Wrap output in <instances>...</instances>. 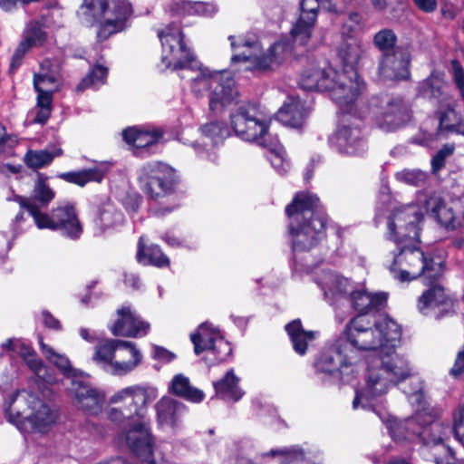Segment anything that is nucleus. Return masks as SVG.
Wrapping results in <instances>:
<instances>
[{"label": "nucleus", "mask_w": 464, "mask_h": 464, "mask_svg": "<svg viewBox=\"0 0 464 464\" xmlns=\"http://www.w3.org/2000/svg\"><path fill=\"white\" fill-rule=\"evenodd\" d=\"M162 46L161 63L165 68L180 70L179 76L188 79L191 92L197 97L209 95V110L222 113L237 103V90L230 72L210 70L198 61L183 42V34L176 24L158 32Z\"/></svg>", "instance_id": "obj_1"}, {"label": "nucleus", "mask_w": 464, "mask_h": 464, "mask_svg": "<svg viewBox=\"0 0 464 464\" xmlns=\"http://www.w3.org/2000/svg\"><path fill=\"white\" fill-rule=\"evenodd\" d=\"M158 396L155 387L131 385L116 392L109 399L108 419L115 423H127L120 436L127 446L143 460L153 463V444L150 430L148 406Z\"/></svg>", "instance_id": "obj_2"}, {"label": "nucleus", "mask_w": 464, "mask_h": 464, "mask_svg": "<svg viewBox=\"0 0 464 464\" xmlns=\"http://www.w3.org/2000/svg\"><path fill=\"white\" fill-rule=\"evenodd\" d=\"M408 401L411 405L422 409L418 410L413 416L403 420H398L392 417L382 418V420L386 423L392 438L398 441L419 440L423 444V450L428 448L440 449L443 456L434 455L436 464H461L456 459L450 448L444 445V441L450 434H453L452 428L436 420L430 411L423 407L424 399L421 388L419 387L417 391L411 392L408 395Z\"/></svg>", "instance_id": "obj_3"}, {"label": "nucleus", "mask_w": 464, "mask_h": 464, "mask_svg": "<svg viewBox=\"0 0 464 464\" xmlns=\"http://www.w3.org/2000/svg\"><path fill=\"white\" fill-rule=\"evenodd\" d=\"M302 89L328 92L333 101L345 112L363 92V81L354 70L339 72L325 60H309L298 80Z\"/></svg>", "instance_id": "obj_4"}, {"label": "nucleus", "mask_w": 464, "mask_h": 464, "mask_svg": "<svg viewBox=\"0 0 464 464\" xmlns=\"http://www.w3.org/2000/svg\"><path fill=\"white\" fill-rule=\"evenodd\" d=\"M411 374L408 360L397 352L373 355L366 360L363 384L355 391L353 408L367 409L371 401L385 395Z\"/></svg>", "instance_id": "obj_5"}, {"label": "nucleus", "mask_w": 464, "mask_h": 464, "mask_svg": "<svg viewBox=\"0 0 464 464\" xmlns=\"http://www.w3.org/2000/svg\"><path fill=\"white\" fill-rule=\"evenodd\" d=\"M349 350L356 356L360 352H377L375 355L396 352L401 338L399 324L388 316H381L372 323L363 315L351 319L340 334Z\"/></svg>", "instance_id": "obj_6"}, {"label": "nucleus", "mask_w": 464, "mask_h": 464, "mask_svg": "<svg viewBox=\"0 0 464 464\" xmlns=\"http://www.w3.org/2000/svg\"><path fill=\"white\" fill-rule=\"evenodd\" d=\"M320 201L310 192H298L285 208L294 253L309 251L324 237L325 219Z\"/></svg>", "instance_id": "obj_7"}, {"label": "nucleus", "mask_w": 464, "mask_h": 464, "mask_svg": "<svg viewBox=\"0 0 464 464\" xmlns=\"http://www.w3.org/2000/svg\"><path fill=\"white\" fill-rule=\"evenodd\" d=\"M228 39L233 50L231 63L238 64V71L274 70L295 54V47L285 40L275 43L264 53L256 35H231Z\"/></svg>", "instance_id": "obj_8"}, {"label": "nucleus", "mask_w": 464, "mask_h": 464, "mask_svg": "<svg viewBox=\"0 0 464 464\" xmlns=\"http://www.w3.org/2000/svg\"><path fill=\"white\" fill-rule=\"evenodd\" d=\"M5 413L22 433L47 432L57 419L54 409L25 389L16 391L5 401Z\"/></svg>", "instance_id": "obj_9"}, {"label": "nucleus", "mask_w": 464, "mask_h": 464, "mask_svg": "<svg viewBox=\"0 0 464 464\" xmlns=\"http://www.w3.org/2000/svg\"><path fill=\"white\" fill-rule=\"evenodd\" d=\"M418 241L396 244L398 252L393 253L388 268L393 278L403 283L423 276L429 283L438 279L443 271L441 260L429 258L416 246Z\"/></svg>", "instance_id": "obj_10"}, {"label": "nucleus", "mask_w": 464, "mask_h": 464, "mask_svg": "<svg viewBox=\"0 0 464 464\" xmlns=\"http://www.w3.org/2000/svg\"><path fill=\"white\" fill-rule=\"evenodd\" d=\"M317 283L329 302L349 298L359 313H366L372 308H380L387 299L384 293L372 294L364 289L354 291L348 278L331 271L324 272Z\"/></svg>", "instance_id": "obj_11"}, {"label": "nucleus", "mask_w": 464, "mask_h": 464, "mask_svg": "<svg viewBox=\"0 0 464 464\" xmlns=\"http://www.w3.org/2000/svg\"><path fill=\"white\" fill-rule=\"evenodd\" d=\"M359 362L360 356H356L353 350H349L339 336L324 347L314 362V368L318 374L348 382L358 374Z\"/></svg>", "instance_id": "obj_12"}, {"label": "nucleus", "mask_w": 464, "mask_h": 464, "mask_svg": "<svg viewBox=\"0 0 464 464\" xmlns=\"http://www.w3.org/2000/svg\"><path fill=\"white\" fill-rule=\"evenodd\" d=\"M130 14L131 7L126 0H114L110 8L106 7L105 0H84L78 11L79 16L87 24H92L102 15H106L97 33L100 40L122 31Z\"/></svg>", "instance_id": "obj_13"}, {"label": "nucleus", "mask_w": 464, "mask_h": 464, "mask_svg": "<svg viewBox=\"0 0 464 464\" xmlns=\"http://www.w3.org/2000/svg\"><path fill=\"white\" fill-rule=\"evenodd\" d=\"M270 121L268 115L252 104L241 105L230 114V125L235 134L244 140L256 141L261 146H267L270 139Z\"/></svg>", "instance_id": "obj_14"}, {"label": "nucleus", "mask_w": 464, "mask_h": 464, "mask_svg": "<svg viewBox=\"0 0 464 464\" xmlns=\"http://www.w3.org/2000/svg\"><path fill=\"white\" fill-rule=\"evenodd\" d=\"M137 180L146 195L158 198L174 191L178 176L169 165L153 161L145 163L137 170Z\"/></svg>", "instance_id": "obj_15"}, {"label": "nucleus", "mask_w": 464, "mask_h": 464, "mask_svg": "<svg viewBox=\"0 0 464 464\" xmlns=\"http://www.w3.org/2000/svg\"><path fill=\"white\" fill-rule=\"evenodd\" d=\"M54 197L55 193L48 185L46 178L39 175L30 198L16 196L21 212L15 217L13 223L14 232H23L26 227H30V223L26 222L24 217L25 213L33 218L34 223L36 222L38 217L42 218V216L46 214V209Z\"/></svg>", "instance_id": "obj_16"}, {"label": "nucleus", "mask_w": 464, "mask_h": 464, "mask_svg": "<svg viewBox=\"0 0 464 464\" xmlns=\"http://www.w3.org/2000/svg\"><path fill=\"white\" fill-rule=\"evenodd\" d=\"M447 84L440 73L433 72L429 78L420 83L419 92L426 98H434L446 110L440 112L439 133L461 132L463 126L459 123V117L450 106V99L446 94Z\"/></svg>", "instance_id": "obj_17"}, {"label": "nucleus", "mask_w": 464, "mask_h": 464, "mask_svg": "<svg viewBox=\"0 0 464 464\" xmlns=\"http://www.w3.org/2000/svg\"><path fill=\"white\" fill-rule=\"evenodd\" d=\"M422 211L414 205L401 207L388 220V237L395 244L418 241Z\"/></svg>", "instance_id": "obj_18"}, {"label": "nucleus", "mask_w": 464, "mask_h": 464, "mask_svg": "<svg viewBox=\"0 0 464 464\" xmlns=\"http://www.w3.org/2000/svg\"><path fill=\"white\" fill-rule=\"evenodd\" d=\"M34 225L39 229L57 230L63 236L77 239L82 233V225L78 218L74 206L63 202L53 208L51 215L47 213L38 217Z\"/></svg>", "instance_id": "obj_19"}, {"label": "nucleus", "mask_w": 464, "mask_h": 464, "mask_svg": "<svg viewBox=\"0 0 464 464\" xmlns=\"http://www.w3.org/2000/svg\"><path fill=\"white\" fill-rule=\"evenodd\" d=\"M67 395L75 408L90 415H98L105 404L104 392L84 381L82 377L72 379L66 386Z\"/></svg>", "instance_id": "obj_20"}, {"label": "nucleus", "mask_w": 464, "mask_h": 464, "mask_svg": "<svg viewBox=\"0 0 464 464\" xmlns=\"http://www.w3.org/2000/svg\"><path fill=\"white\" fill-rule=\"evenodd\" d=\"M34 86L37 92V102L26 117V123L44 124L52 111L53 94L58 90L57 77L53 74H34Z\"/></svg>", "instance_id": "obj_21"}, {"label": "nucleus", "mask_w": 464, "mask_h": 464, "mask_svg": "<svg viewBox=\"0 0 464 464\" xmlns=\"http://www.w3.org/2000/svg\"><path fill=\"white\" fill-rule=\"evenodd\" d=\"M190 340L196 354L208 352L214 355L217 362L226 360L232 352L230 343L224 339L220 331L207 322L202 323L197 331L190 334Z\"/></svg>", "instance_id": "obj_22"}, {"label": "nucleus", "mask_w": 464, "mask_h": 464, "mask_svg": "<svg viewBox=\"0 0 464 464\" xmlns=\"http://www.w3.org/2000/svg\"><path fill=\"white\" fill-rule=\"evenodd\" d=\"M375 123L383 131H394L410 120V111L400 99L386 100L373 109Z\"/></svg>", "instance_id": "obj_23"}, {"label": "nucleus", "mask_w": 464, "mask_h": 464, "mask_svg": "<svg viewBox=\"0 0 464 464\" xmlns=\"http://www.w3.org/2000/svg\"><path fill=\"white\" fill-rule=\"evenodd\" d=\"M411 53L407 48L397 47L380 59L378 73L382 80H405L410 75Z\"/></svg>", "instance_id": "obj_24"}, {"label": "nucleus", "mask_w": 464, "mask_h": 464, "mask_svg": "<svg viewBox=\"0 0 464 464\" xmlns=\"http://www.w3.org/2000/svg\"><path fill=\"white\" fill-rule=\"evenodd\" d=\"M199 131L202 144L195 141L190 145L200 159L216 161L218 156L214 147L223 142L230 135L229 129L222 122L211 121L202 125Z\"/></svg>", "instance_id": "obj_25"}, {"label": "nucleus", "mask_w": 464, "mask_h": 464, "mask_svg": "<svg viewBox=\"0 0 464 464\" xmlns=\"http://www.w3.org/2000/svg\"><path fill=\"white\" fill-rule=\"evenodd\" d=\"M117 320L110 327L115 336L139 338L150 331V324L142 320L130 305H123L117 310Z\"/></svg>", "instance_id": "obj_26"}, {"label": "nucleus", "mask_w": 464, "mask_h": 464, "mask_svg": "<svg viewBox=\"0 0 464 464\" xmlns=\"http://www.w3.org/2000/svg\"><path fill=\"white\" fill-rule=\"evenodd\" d=\"M330 143L338 151L347 155H361L367 149L366 140L357 126L340 127L331 137Z\"/></svg>", "instance_id": "obj_27"}, {"label": "nucleus", "mask_w": 464, "mask_h": 464, "mask_svg": "<svg viewBox=\"0 0 464 464\" xmlns=\"http://www.w3.org/2000/svg\"><path fill=\"white\" fill-rule=\"evenodd\" d=\"M2 348L13 351L20 355L38 379L48 383L53 382L50 370L36 354L35 351L25 342L19 339H10L2 344Z\"/></svg>", "instance_id": "obj_28"}, {"label": "nucleus", "mask_w": 464, "mask_h": 464, "mask_svg": "<svg viewBox=\"0 0 464 464\" xmlns=\"http://www.w3.org/2000/svg\"><path fill=\"white\" fill-rule=\"evenodd\" d=\"M157 422L166 431L175 432L181 427L182 417L186 412L185 406L169 397L161 398L156 403Z\"/></svg>", "instance_id": "obj_29"}, {"label": "nucleus", "mask_w": 464, "mask_h": 464, "mask_svg": "<svg viewBox=\"0 0 464 464\" xmlns=\"http://www.w3.org/2000/svg\"><path fill=\"white\" fill-rule=\"evenodd\" d=\"M142 358V353L136 343L119 340L113 361L112 374L124 375L132 372L140 364Z\"/></svg>", "instance_id": "obj_30"}, {"label": "nucleus", "mask_w": 464, "mask_h": 464, "mask_svg": "<svg viewBox=\"0 0 464 464\" xmlns=\"http://www.w3.org/2000/svg\"><path fill=\"white\" fill-rule=\"evenodd\" d=\"M122 219L121 212L111 201L103 202L98 207L92 218L93 233L97 236L102 235L121 224Z\"/></svg>", "instance_id": "obj_31"}, {"label": "nucleus", "mask_w": 464, "mask_h": 464, "mask_svg": "<svg viewBox=\"0 0 464 464\" xmlns=\"http://www.w3.org/2000/svg\"><path fill=\"white\" fill-rule=\"evenodd\" d=\"M307 114L305 104L299 98L289 96L277 111L276 117L285 125L299 128L303 126Z\"/></svg>", "instance_id": "obj_32"}, {"label": "nucleus", "mask_w": 464, "mask_h": 464, "mask_svg": "<svg viewBox=\"0 0 464 464\" xmlns=\"http://www.w3.org/2000/svg\"><path fill=\"white\" fill-rule=\"evenodd\" d=\"M123 140L135 150H149L162 137L160 130L130 127L122 131Z\"/></svg>", "instance_id": "obj_33"}, {"label": "nucleus", "mask_w": 464, "mask_h": 464, "mask_svg": "<svg viewBox=\"0 0 464 464\" xmlns=\"http://www.w3.org/2000/svg\"><path fill=\"white\" fill-rule=\"evenodd\" d=\"M438 222L447 229H457L462 227L464 222V199L452 200L449 205L442 203L438 213L434 217Z\"/></svg>", "instance_id": "obj_34"}, {"label": "nucleus", "mask_w": 464, "mask_h": 464, "mask_svg": "<svg viewBox=\"0 0 464 464\" xmlns=\"http://www.w3.org/2000/svg\"><path fill=\"white\" fill-rule=\"evenodd\" d=\"M364 53V47L361 39H342L337 48L338 57L343 64L341 72L354 70Z\"/></svg>", "instance_id": "obj_35"}, {"label": "nucleus", "mask_w": 464, "mask_h": 464, "mask_svg": "<svg viewBox=\"0 0 464 464\" xmlns=\"http://www.w3.org/2000/svg\"><path fill=\"white\" fill-rule=\"evenodd\" d=\"M453 301L440 285H433L419 298L418 308L422 314H428L430 309L442 306L446 310L452 306Z\"/></svg>", "instance_id": "obj_36"}, {"label": "nucleus", "mask_w": 464, "mask_h": 464, "mask_svg": "<svg viewBox=\"0 0 464 464\" xmlns=\"http://www.w3.org/2000/svg\"><path fill=\"white\" fill-rule=\"evenodd\" d=\"M40 349L44 357L71 382L72 379H79L83 376V372L72 366L69 358L63 354L54 351L51 346L45 344L42 337H39Z\"/></svg>", "instance_id": "obj_37"}, {"label": "nucleus", "mask_w": 464, "mask_h": 464, "mask_svg": "<svg viewBox=\"0 0 464 464\" xmlns=\"http://www.w3.org/2000/svg\"><path fill=\"white\" fill-rule=\"evenodd\" d=\"M118 343V339H103L94 347L92 361L111 374H112L113 361Z\"/></svg>", "instance_id": "obj_38"}, {"label": "nucleus", "mask_w": 464, "mask_h": 464, "mask_svg": "<svg viewBox=\"0 0 464 464\" xmlns=\"http://www.w3.org/2000/svg\"><path fill=\"white\" fill-rule=\"evenodd\" d=\"M239 379L233 370L227 372L225 376L213 382L214 389L218 397L226 401H237L244 395V392L238 386Z\"/></svg>", "instance_id": "obj_39"}, {"label": "nucleus", "mask_w": 464, "mask_h": 464, "mask_svg": "<svg viewBox=\"0 0 464 464\" xmlns=\"http://www.w3.org/2000/svg\"><path fill=\"white\" fill-rule=\"evenodd\" d=\"M290 340L293 343L294 350L300 355L306 353L307 346L316 335L315 332L304 331L302 327L300 320H294L285 325Z\"/></svg>", "instance_id": "obj_40"}, {"label": "nucleus", "mask_w": 464, "mask_h": 464, "mask_svg": "<svg viewBox=\"0 0 464 464\" xmlns=\"http://www.w3.org/2000/svg\"><path fill=\"white\" fill-rule=\"evenodd\" d=\"M169 391L195 403L200 402L205 397L204 392L199 389L192 387L189 379L183 374H177L173 377L169 385Z\"/></svg>", "instance_id": "obj_41"}, {"label": "nucleus", "mask_w": 464, "mask_h": 464, "mask_svg": "<svg viewBox=\"0 0 464 464\" xmlns=\"http://www.w3.org/2000/svg\"><path fill=\"white\" fill-rule=\"evenodd\" d=\"M137 259L143 265H152L158 267L169 265V259L162 253L160 246L152 245L145 247L143 237H140L138 243Z\"/></svg>", "instance_id": "obj_42"}, {"label": "nucleus", "mask_w": 464, "mask_h": 464, "mask_svg": "<svg viewBox=\"0 0 464 464\" xmlns=\"http://www.w3.org/2000/svg\"><path fill=\"white\" fill-rule=\"evenodd\" d=\"M175 5L177 12L180 14L212 16L218 12L217 5L212 3L178 0Z\"/></svg>", "instance_id": "obj_43"}, {"label": "nucleus", "mask_w": 464, "mask_h": 464, "mask_svg": "<svg viewBox=\"0 0 464 464\" xmlns=\"http://www.w3.org/2000/svg\"><path fill=\"white\" fill-rule=\"evenodd\" d=\"M264 457L278 458L280 464H304L306 453L298 446L271 450L263 454Z\"/></svg>", "instance_id": "obj_44"}, {"label": "nucleus", "mask_w": 464, "mask_h": 464, "mask_svg": "<svg viewBox=\"0 0 464 464\" xmlns=\"http://www.w3.org/2000/svg\"><path fill=\"white\" fill-rule=\"evenodd\" d=\"M268 149L266 158L273 168L280 174H285L289 169V162L285 159L284 148L279 144L276 139H271L267 142Z\"/></svg>", "instance_id": "obj_45"}, {"label": "nucleus", "mask_w": 464, "mask_h": 464, "mask_svg": "<svg viewBox=\"0 0 464 464\" xmlns=\"http://www.w3.org/2000/svg\"><path fill=\"white\" fill-rule=\"evenodd\" d=\"M364 26L362 14L355 11L350 12L340 29L341 39H360L358 34L364 30Z\"/></svg>", "instance_id": "obj_46"}, {"label": "nucleus", "mask_w": 464, "mask_h": 464, "mask_svg": "<svg viewBox=\"0 0 464 464\" xmlns=\"http://www.w3.org/2000/svg\"><path fill=\"white\" fill-rule=\"evenodd\" d=\"M443 202L439 194L422 191L417 195L416 203L413 205L422 211V217L425 213H430L435 217Z\"/></svg>", "instance_id": "obj_47"}, {"label": "nucleus", "mask_w": 464, "mask_h": 464, "mask_svg": "<svg viewBox=\"0 0 464 464\" xmlns=\"http://www.w3.org/2000/svg\"><path fill=\"white\" fill-rule=\"evenodd\" d=\"M61 154V150L54 152L49 150H29L24 156V161L32 169H40L52 162L54 157Z\"/></svg>", "instance_id": "obj_48"}, {"label": "nucleus", "mask_w": 464, "mask_h": 464, "mask_svg": "<svg viewBox=\"0 0 464 464\" xmlns=\"http://www.w3.org/2000/svg\"><path fill=\"white\" fill-rule=\"evenodd\" d=\"M108 69L102 64H96L92 71L84 77L77 86L78 91L87 88H97L105 82Z\"/></svg>", "instance_id": "obj_49"}, {"label": "nucleus", "mask_w": 464, "mask_h": 464, "mask_svg": "<svg viewBox=\"0 0 464 464\" xmlns=\"http://www.w3.org/2000/svg\"><path fill=\"white\" fill-rule=\"evenodd\" d=\"M46 40V34L39 22H31L24 33V42L31 48L42 45Z\"/></svg>", "instance_id": "obj_50"}, {"label": "nucleus", "mask_w": 464, "mask_h": 464, "mask_svg": "<svg viewBox=\"0 0 464 464\" xmlns=\"http://www.w3.org/2000/svg\"><path fill=\"white\" fill-rule=\"evenodd\" d=\"M395 177L398 181L404 184L411 186H422L428 179V174L418 169H405L398 171L395 174Z\"/></svg>", "instance_id": "obj_51"}, {"label": "nucleus", "mask_w": 464, "mask_h": 464, "mask_svg": "<svg viewBox=\"0 0 464 464\" xmlns=\"http://www.w3.org/2000/svg\"><path fill=\"white\" fill-rule=\"evenodd\" d=\"M397 37L390 29H383L374 35L373 43L381 51L392 52L395 45Z\"/></svg>", "instance_id": "obj_52"}, {"label": "nucleus", "mask_w": 464, "mask_h": 464, "mask_svg": "<svg viewBox=\"0 0 464 464\" xmlns=\"http://www.w3.org/2000/svg\"><path fill=\"white\" fill-rule=\"evenodd\" d=\"M109 169L110 164L106 161L99 162L93 168L84 169L83 171L84 174H86L85 177L87 179V183L102 182Z\"/></svg>", "instance_id": "obj_53"}, {"label": "nucleus", "mask_w": 464, "mask_h": 464, "mask_svg": "<svg viewBox=\"0 0 464 464\" xmlns=\"http://www.w3.org/2000/svg\"><path fill=\"white\" fill-rule=\"evenodd\" d=\"M450 73L461 97L464 99V69L457 60L451 61Z\"/></svg>", "instance_id": "obj_54"}, {"label": "nucleus", "mask_w": 464, "mask_h": 464, "mask_svg": "<svg viewBox=\"0 0 464 464\" xmlns=\"http://www.w3.org/2000/svg\"><path fill=\"white\" fill-rule=\"evenodd\" d=\"M454 151L453 145H445L443 146L432 158L431 160V168L433 172H437L441 169L444 165L446 159L450 157Z\"/></svg>", "instance_id": "obj_55"}, {"label": "nucleus", "mask_w": 464, "mask_h": 464, "mask_svg": "<svg viewBox=\"0 0 464 464\" xmlns=\"http://www.w3.org/2000/svg\"><path fill=\"white\" fill-rule=\"evenodd\" d=\"M452 430L454 436L464 446V404L459 406L454 414V426Z\"/></svg>", "instance_id": "obj_56"}, {"label": "nucleus", "mask_w": 464, "mask_h": 464, "mask_svg": "<svg viewBox=\"0 0 464 464\" xmlns=\"http://www.w3.org/2000/svg\"><path fill=\"white\" fill-rule=\"evenodd\" d=\"M29 49L30 47L26 44V42L24 41H22L20 44L17 46L13 54L10 63V71L12 72L16 71L17 68L21 65L23 58Z\"/></svg>", "instance_id": "obj_57"}, {"label": "nucleus", "mask_w": 464, "mask_h": 464, "mask_svg": "<svg viewBox=\"0 0 464 464\" xmlns=\"http://www.w3.org/2000/svg\"><path fill=\"white\" fill-rule=\"evenodd\" d=\"M152 357L163 363H168L173 361L176 358V355L164 347L154 345L152 347Z\"/></svg>", "instance_id": "obj_58"}, {"label": "nucleus", "mask_w": 464, "mask_h": 464, "mask_svg": "<svg viewBox=\"0 0 464 464\" xmlns=\"http://www.w3.org/2000/svg\"><path fill=\"white\" fill-rule=\"evenodd\" d=\"M83 169L78 171H71L61 174V178L68 182L79 185L83 187L87 184V179L85 177Z\"/></svg>", "instance_id": "obj_59"}, {"label": "nucleus", "mask_w": 464, "mask_h": 464, "mask_svg": "<svg viewBox=\"0 0 464 464\" xmlns=\"http://www.w3.org/2000/svg\"><path fill=\"white\" fill-rule=\"evenodd\" d=\"M414 4L423 12H432L437 7L436 0H413Z\"/></svg>", "instance_id": "obj_60"}, {"label": "nucleus", "mask_w": 464, "mask_h": 464, "mask_svg": "<svg viewBox=\"0 0 464 464\" xmlns=\"http://www.w3.org/2000/svg\"><path fill=\"white\" fill-rule=\"evenodd\" d=\"M43 322L45 326L52 329H60V322L53 317L49 312L44 311L42 313Z\"/></svg>", "instance_id": "obj_61"}, {"label": "nucleus", "mask_w": 464, "mask_h": 464, "mask_svg": "<svg viewBox=\"0 0 464 464\" xmlns=\"http://www.w3.org/2000/svg\"><path fill=\"white\" fill-rule=\"evenodd\" d=\"M80 336L86 342L93 343L97 340H99V335L95 331L90 330L88 328L82 327L79 330Z\"/></svg>", "instance_id": "obj_62"}, {"label": "nucleus", "mask_w": 464, "mask_h": 464, "mask_svg": "<svg viewBox=\"0 0 464 464\" xmlns=\"http://www.w3.org/2000/svg\"><path fill=\"white\" fill-rule=\"evenodd\" d=\"M10 139H6L5 137V129L3 125L0 124V155L2 153H10L9 150H7L8 142Z\"/></svg>", "instance_id": "obj_63"}, {"label": "nucleus", "mask_w": 464, "mask_h": 464, "mask_svg": "<svg viewBox=\"0 0 464 464\" xmlns=\"http://www.w3.org/2000/svg\"><path fill=\"white\" fill-rule=\"evenodd\" d=\"M124 281L127 285H130L134 289L140 288L141 285L139 276L132 273L126 274Z\"/></svg>", "instance_id": "obj_64"}]
</instances>
